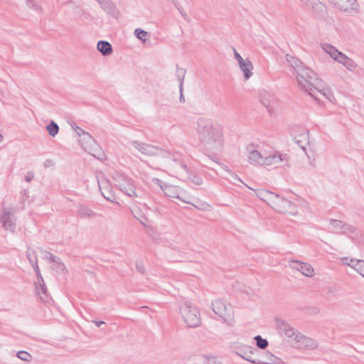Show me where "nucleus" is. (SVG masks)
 Listing matches in <instances>:
<instances>
[{"mask_svg": "<svg viewBox=\"0 0 364 364\" xmlns=\"http://www.w3.org/2000/svg\"><path fill=\"white\" fill-rule=\"evenodd\" d=\"M196 131L198 139L208 151L213 154L222 151L224 146L223 129L213 119L200 117L197 121Z\"/></svg>", "mask_w": 364, "mask_h": 364, "instance_id": "1", "label": "nucleus"}, {"mask_svg": "<svg viewBox=\"0 0 364 364\" xmlns=\"http://www.w3.org/2000/svg\"><path fill=\"white\" fill-rule=\"evenodd\" d=\"M129 145L133 153L139 152L141 155L147 157L160 156L163 158L171 159L173 162V164H171L173 170L181 176L186 175L188 176V169L184 161L179 157L171 154L168 151L158 146L137 140L130 141Z\"/></svg>", "mask_w": 364, "mask_h": 364, "instance_id": "2", "label": "nucleus"}, {"mask_svg": "<svg viewBox=\"0 0 364 364\" xmlns=\"http://www.w3.org/2000/svg\"><path fill=\"white\" fill-rule=\"evenodd\" d=\"M294 75L299 87L315 100H320L319 95H322L329 100L333 97L330 89L326 87H321V82L316 78V74L308 67L307 72L304 71V73H296Z\"/></svg>", "mask_w": 364, "mask_h": 364, "instance_id": "3", "label": "nucleus"}, {"mask_svg": "<svg viewBox=\"0 0 364 364\" xmlns=\"http://www.w3.org/2000/svg\"><path fill=\"white\" fill-rule=\"evenodd\" d=\"M114 186L122 193L131 198H141L139 191L136 188L134 181L124 173L114 171L112 174Z\"/></svg>", "mask_w": 364, "mask_h": 364, "instance_id": "4", "label": "nucleus"}, {"mask_svg": "<svg viewBox=\"0 0 364 364\" xmlns=\"http://www.w3.org/2000/svg\"><path fill=\"white\" fill-rule=\"evenodd\" d=\"M212 309L228 326H233L235 325V314L231 304L218 299L213 301Z\"/></svg>", "mask_w": 364, "mask_h": 364, "instance_id": "5", "label": "nucleus"}, {"mask_svg": "<svg viewBox=\"0 0 364 364\" xmlns=\"http://www.w3.org/2000/svg\"><path fill=\"white\" fill-rule=\"evenodd\" d=\"M180 312L184 322L188 327L196 328L200 325V315L196 306L189 302H185L180 307Z\"/></svg>", "mask_w": 364, "mask_h": 364, "instance_id": "6", "label": "nucleus"}, {"mask_svg": "<svg viewBox=\"0 0 364 364\" xmlns=\"http://www.w3.org/2000/svg\"><path fill=\"white\" fill-rule=\"evenodd\" d=\"M271 208L280 213L291 216H296L299 214L297 205L295 203L277 194Z\"/></svg>", "mask_w": 364, "mask_h": 364, "instance_id": "7", "label": "nucleus"}, {"mask_svg": "<svg viewBox=\"0 0 364 364\" xmlns=\"http://www.w3.org/2000/svg\"><path fill=\"white\" fill-rule=\"evenodd\" d=\"M247 157L250 164L255 166H263L269 151L263 147L257 146L256 149L253 144H249L247 148Z\"/></svg>", "mask_w": 364, "mask_h": 364, "instance_id": "8", "label": "nucleus"}, {"mask_svg": "<svg viewBox=\"0 0 364 364\" xmlns=\"http://www.w3.org/2000/svg\"><path fill=\"white\" fill-rule=\"evenodd\" d=\"M16 210L13 207H4L0 215V223L6 231L14 232L16 228Z\"/></svg>", "mask_w": 364, "mask_h": 364, "instance_id": "9", "label": "nucleus"}, {"mask_svg": "<svg viewBox=\"0 0 364 364\" xmlns=\"http://www.w3.org/2000/svg\"><path fill=\"white\" fill-rule=\"evenodd\" d=\"M82 149L97 159H102L104 154L95 139L87 132L80 139Z\"/></svg>", "mask_w": 364, "mask_h": 364, "instance_id": "10", "label": "nucleus"}, {"mask_svg": "<svg viewBox=\"0 0 364 364\" xmlns=\"http://www.w3.org/2000/svg\"><path fill=\"white\" fill-rule=\"evenodd\" d=\"M231 347L235 349V353L237 355L252 363L260 364V360L253 358V355L255 352L257 351V349L250 346L239 344L237 343H232Z\"/></svg>", "mask_w": 364, "mask_h": 364, "instance_id": "11", "label": "nucleus"}, {"mask_svg": "<svg viewBox=\"0 0 364 364\" xmlns=\"http://www.w3.org/2000/svg\"><path fill=\"white\" fill-rule=\"evenodd\" d=\"M31 265L33 266L38 277L37 281L35 282L37 294L39 296V298L42 301L48 302L50 299L48 294V289L40 272L37 261L35 262V264H31Z\"/></svg>", "mask_w": 364, "mask_h": 364, "instance_id": "12", "label": "nucleus"}, {"mask_svg": "<svg viewBox=\"0 0 364 364\" xmlns=\"http://www.w3.org/2000/svg\"><path fill=\"white\" fill-rule=\"evenodd\" d=\"M288 162L287 156L286 154H282L279 151H269L266 160L263 166L277 168L282 164H287Z\"/></svg>", "mask_w": 364, "mask_h": 364, "instance_id": "13", "label": "nucleus"}, {"mask_svg": "<svg viewBox=\"0 0 364 364\" xmlns=\"http://www.w3.org/2000/svg\"><path fill=\"white\" fill-rule=\"evenodd\" d=\"M295 346L299 348L305 350H316L318 348V343L314 338L298 333L294 338Z\"/></svg>", "mask_w": 364, "mask_h": 364, "instance_id": "14", "label": "nucleus"}, {"mask_svg": "<svg viewBox=\"0 0 364 364\" xmlns=\"http://www.w3.org/2000/svg\"><path fill=\"white\" fill-rule=\"evenodd\" d=\"M289 262L290 268L299 271L306 277H312L315 274L314 268L309 263L295 259H291Z\"/></svg>", "mask_w": 364, "mask_h": 364, "instance_id": "15", "label": "nucleus"}, {"mask_svg": "<svg viewBox=\"0 0 364 364\" xmlns=\"http://www.w3.org/2000/svg\"><path fill=\"white\" fill-rule=\"evenodd\" d=\"M341 260L343 265L351 267L364 278V260L347 257H341Z\"/></svg>", "mask_w": 364, "mask_h": 364, "instance_id": "16", "label": "nucleus"}, {"mask_svg": "<svg viewBox=\"0 0 364 364\" xmlns=\"http://www.w3.org/2000/svg\"><path fill=\"white\" fill-rule=\"evenodd\" d=\"M285 60L288 65L294 70V74L296 73H304V71L307 72V67L296 57L287 54Z\"/></svg>", "mask_w": 364, "mask_h": 364, "instance_id": "17", "label": "nucleus"}, {"mask_svg": "<svg viewBox=\"0 0 364 364\" xmlns=\"http://www.w3.org/2000/svg\"><path fill=\"white\" fill-rule=\"evenodd\" d=\"M156 181L157 183L161 186V189L163 190L164 194L166 196L173 198H178L181 200L182 201H185V200L181 197V193L182 191L178 186H174L168 184H164L163 186L161 184L163 183V182L159 179H156Z\"/></svg>", "mask_w": 364, "mask_h": 364, "instance_id": "18", "label": "nucleus"}, {"mask_svg": "<svg viewBox=\"0 0 364 364\" xmlns=\"http://www.w3.org/2000/svg\"><path fill=\"white\" fill-rule=\"evenodd\" d=\"M209 158L213 161H215L218 164H219L220 166V167L223 168V170L226 173V175L224 176L225 178H226L227 180H228L230 182H231L233 184H237L236 182H240L241 183H242L243 185H245L247 188H251V187H250L249 186H247V184H245L242 180L241 178L235 173H234L233 171H232L229 168L228 166H227L226 165L223 164H221L217 161L215 160V158L214 157H212L211 156H209Z\"/></svg>", "mask_w": 364, "mask_h": 364, "instance_id": "19", "label": "nucleus"}, {"mask_svg": "<svg viewBox=\"0 0 364 364\" xmlns=\"http://www.w3.org/2000/svg\"><path fill=\"white\" fill-rule=\"evenodd\" d=\"M261 103L272 113L274 112V105L276 102L275 97L271 92L263 90L259 94Z\"/></svg>", "mask_w": 364, "mask_h": 364, "instance_id": "20", "label": "nucleus"}, {"mask_svg": "<svg viewBox=\"0 0 364 364\" xmlns=\"http://www.w3.org/2000/svg\"><path fill=\"white\" fill-rule=\"evenodd\" d=\"M276 323L278 328L283 331L288 338H292L294 339L299 333L284 319L277 318Z\"/></svg>", "mask_w": 364, "mask_h": 364, "instance_id": "21", "label": "nucleus"}, {"mask_svg": "<svg viewBox=\"0 0 364 364\" xmlns=\"http://www.w3.org/2000/svg\"><path fill=\"white\" fill-rule=\"evenodd\" d=\"M98 185L99 188L100 189L101 193L103 196V197L107 199V200L112 202V203H117V197L115 194L113 193L112 188H110L108 186L107 181H102L100 182L99 181Z\"/></svg>", "mask_w": 364, "mask_h": 364, "instance_id": "22", "label": "nucleus"}, {"mask_svg": "<svg viewBox=\"0 0 364 364\" xmlns=\"http://www.w3.org/2000/svg\"><path fill=\"white\" fill-rule=\"evenodd\" d=\"M251 190L255 192L256 196L262 200L264 202L267 203L269 206H272L277 194L273 192L269 191L265 189H257L254 190L253 188H250Z\"/></svg>", "mask_w": 364, "mask_h": 364, "instance_id": "23", "label": "nucleus"}, {"mask_svg": "<svg viewBox=\"0 0 364 364\" xmlns=\"http://www.w3.org/2000/svg\"><path fill=\"white\" fill-rule=\"evenodd\" d=\"M337 9L343 11L353 9L356 0H328Z\"/></svg>", "mask_w": 364, "mask_h": 364, "instance_id": "24", "label": "nucleus"}, {"mask_svg": "<svg viewBox=\"0 0 364 364\" xmlns=\"http://www.w3.org/2000/svg\"><path fill=\"white\" fill-rule=\"evenodd\" d=\"M323 50L330 55V56L337 62L340 60V59L343 55V53L338 51L335 47L328 43L322 44Z\"/></svg>", "mask_w": 364, "mask_h": 364, "instance_id": "25", "label": "nucleus"}, {"mask_svg": "<svg viewBox=\"0 0 364 364\" xmlns=\"http://www.w3.org/2000/svg\"><path fill=\"white\" fill-rule=\"evenodd\" d=\"M242 71L245 80H247L252 75L253 65L251 61L246 58L244 62L239 65Z\"/></svg>", "mask_w": 364, "mask_h": 364, "instance_id": "26", "label": "nucleus"}, {"mask_svg": "<svg viewBox=\"0 0 364 364\" xmlns=\"http://www.w3.org/2000/svg\"><path fill=\"white\" fill-rule=\"evenodd\" d=\"M97 48L104 56H108L112 53V47L108 41H100Z\"/></svg>", "mask_w": 364, "mask_h": 364, "instance_id": "27", "label": "nucleus"}, {"mask_svg": "<svg viewBox=\"0 0 364 364\" xmlns=\"http://www.w3.org/2000/svg\"><path fill=\"white\" fill-rule=\"evenodd\" d=\"M338 63L342 64L347 70L350 72H354L358 67L356 63L353 59L346 56L345 54H343Z\"/></svg>", "mask_w": 364, "mask_h": 364, "instance_id": "28", "label": "nucleus"}, {"mask_svg": "<svg viewBox=\"0 0 364 364\" xmlns=\"http://www.w3.org/2000/svg\"><path fill=\"white\" fill-rule=\"evenodd\" d=\"M45 257L49 260L50 262H54L56 264V269L58 271L64 272L65 269V264L60 261V259L54 256L49 252H46Z\"/></svg>", "mask_w": 364, "mask_h": 364, "instance_id": "29", "label": "nucleus"}, {"mask_svg": "<svg viewBox=\"0 0 364 364\" xmlns=\"http://www.w3.org/2000/svg\"><path fill=\"white\" fill-rule=\"evenodd\" d=\"M77 215L82 218H91L95 216V213L87 206L80 205L77 208Z\"/></svg>", "mask_w": 364, "mask_h": 364, "instance_id": "30", "label": "nucleus"}, {"mask_svg": "<svg viewBox=\"0 0 364 364\" xmlns=\"http://www.w3.org/2000/svg\"><path fill=\"white\" fill-rule=\"evenodd\" d=\"M97 2L100 4V7L107 14L111 15L115 14L116 8L109 0H100V1Z\"/></svg>", "mask_w": 364, "mask_h": 364, "instance_id": "31", "label": "nucleus"}, {"mask_svg": "<svg viewBox=\"0 0 364 364\" xmlns=\"http://www.w3.org/2000/svg\"><path fill=\"white\" fill-rule=\"evenodd\" d=\"M132 213L135 218H136L142 225H146L148 222V219L138 207L132 208Z\"/></svg>", "mask_w": 364, "mask_h": 364, "instance_id": "32", "label": "nucleus"}, {"mask_svg": "<svg viewBox=\"0 0 364 364\" xmlns=\"http://www.w3.org/2000/svg\"><path fill=\"white\" fill-rule=\"evenodd\" d=\"M186 74V70L183 68H178L176 69V77L179 82V90L180 92H183V85Z\"/></svg>", "mask_w": 364, "mask_h": 364, "instance_id": "33", "label": "nucleus"}, {"mask_svg": "<svg viewBox=\"0 0 364 364\" xmlns=\"http://www.w3.org/2000/svg\"><path fill=\"white\" fill-rule=\"evenodd\" d=\"M46 129L48 130L49 134L51 136H55L58 133L59 127L55 122H54L53 121H51L46 126Z\"/></svg>", "mask_w": 364, "mask_h": 364, "instance_id": "34", "label": "nucleus"}, {"mask_svg": "<svg viewBox=\"0 0 364 364\" xmlns=\"http://www.w3.org/2000/svg\"><path fill=\"white\" fill-rule=\"evenodd\" d=\"M329 223L331 227L336 230H343L345 227V223L340 220L330 219Z\"/></svg>", "mask_w": 364, "mask_h": 364, "instance_id": "35", "label": "nucleus"}, {"mask_svg": "<svg viewBox=\"0 0 364 364\" xmlns=\"http://www.w3.org/2000/svg\"><path fill=\"white\" fill-rule=\"evenodd\" d=\"M254 339L256 341L257 346L260 349H265L268 346L267 339L262 338L260 336H256Z\"/></svg>", "mask_w": 364, "mask_h": 364, "instance_id": "36", "label": "nucleus"}, {"mask_svg": "<svg viewBox=\"0 0 364 364\" xmlns=\"http://www.w3.org/2000/svg\"><path fill=\"white\" fill-rule=\"evenodd\" d=\"M279 358H277L273 354L268 353H267V360H261L260 363L263 364H276L278 363Z\"/></svg>", "mask_w": 364, "mask_h": 364, "instance_id": "37", "label": "nucleus"}, {"mask_svg": "<svg viewBox=\"0 0 364 364\" xmlns=\"http://www.w3.org/2000/svg\"><path fill=\"white\" fill-rule=\"evenodd\" d=\"M16 356L23 360V361H27V362H29L31 360V358H32V356L31 355L28 353L27 351H24V350H20L18 351L17 353H16Z\"/></svg>", "mask_w": 364, "mask_h": 364, "instance_id": "38", "label": "nucleus"}, {"mask_svg": "<svg viewBox=\"0 0 364 364\" xmlns=\"http://www.w3.org/2000/svg\"><path fill=\"white\" fill-rule=\"evenodd\" d=\"M134 34L137 38L144 42L146 41V37L147 36L148 33L141 28H136Z\"/></svg>", "mask_w": 364, "mask_h": 364, "instance_id": "39", "label": "nucleus"}, {"mask_svg": "<svg viewBox=\"0 0 364 364\" xmlns=\"http://www.w3.org/2000/svg\"><path fill=\"white\" fill-rule=\"evenodd\" d=\"M26 256L29 261V262L31 264H35V262L37 261L36 255L34 252V251L31 249H28L26 252Z\"/></svg>", "mask_w": 364, "mask_h": 364, "instance_id": "40", "label": "nucleus"}, {"mask_svg": "<svg viewBox=\"0 0 364 364\" xmlns=\"http://www.w3.org/2000/svg\"><path fill=\"white\" fill-rule=\"evenodd\" d=\"M67 4L68 5H70L73 11L75 12H78L80 9H81V5L80 3H77V1H73V0H69Z\"/></svg>", "mask_w": 364, "mask_h": 364, "instance_id": "41", "label": "nucleus"}, {"mask_svg": "<svg viewBox=\"0 0 364 364\" xmlns=\"http://www.w3.org/2000/svg\"><path fill=\"white\" fill-rule=\"evenodd\" d=\"M343 233H346V232H355V228L348 225V224H346L345 223V227L343 228Z\"/></svg>", "mask_w": 364, "mask_h": 364, "instance_id": "42", "label": "nucleus"}, {"mask_svg": "<svg viewBox=\"0 0 364 364\" xmlns=\"http://www.w3.org/2000/svg\"><path fill=\"white\" fill-rule=\"evenodd\" d=\"M234 57L237 60L238 64H241L245 61V59H243L241 55L237 53V51L234 48Z\"/></svg>", "mask_w": 364, "mask_h": 364, "instance_id": "43", "label": "nucleus"}, {"mask_svg": "<svg viewBox=\"0 0 364 364\" xmlns=\"http://www.w3.org/2000/svg\"><path fill=\"white\" fill-rule=\"evenodd\" d=\"M191 180H192V182L196 185H200L203 183L202 178L200 177L196 176H194Z\"/></svg>", "mask_w": 364, "mask_h": 364, "instance_id": "44", "label": "nucleus"}, {"mask_svg": "<svg viewBox=\"0 0 364 364\" xmlns=\"http://www.w3.org/2000/svg\"><path fill=\"white\" fill-rule=\"evenodd\" d=\"M76 132H77V135L81 137L84 136L85 134L87 133L85 131H84L82 129H81L79 127H76Z\"/></svg>", "mask_w": 364, "mask_h": 364, "instance_id": "45", "label": "nucleus"}, {"mask_svg": "<svg viewBox=\"0 0 364 364\" xmlns=\"http://www.w3.org/2000/svg\"><path fill=\"white\" fill-rule=\"evenodd\" d=\"M34 178V175L33 173L31 172H28L27 173L26 177H25V180L27 181V182H30L31 180H33Z\"/></svg>", "mask_w": 364, "mask_h": 364, "instance_id": "46", "label": "nucleus"}, {"mask_svg": "<svg viewBox=\"0 0 364 364\" xmlns=\"http://www.w3.org/2000/svg\"><path fill=\"white\" fill-rule=\"evenodd\" d=\"M54 164L53 161L50 159H47L45 163H44V166L48 168V167H50V166H53Z\"/></svg>", "mask_w": 364, "mask_h": 364, "instance_id": "47", "label": "nucleus"}, {"mask_svg": "<svg viewBox=\"0 0 364 364\" xmlns=\"http://www.w3.org/2000/svg\"><path fill=\"white\" fill-rule=\"evenodd\" d=\"M136 269L141 273H144L145 271V268L141 264H136Z\"/></svg>", "mask_w": 364, "mask_h": 364, "instance_id": "48", "label": "nucleus"}, {"mask_svg": "<svg viewBox=\"0 0 364 364\" xmlns=\"http://www.w3.org/2000/svg\"><path fill=\"white\" fill-rule=\"evenodd\" d=\"M176 8L178 9V10L179 11V12L181 13V14L182 15V16L184 18V19H186L187 18V15L183 11V9L178 5L176 4Z\"/></svg>", "mask_w": 364, "mask_h": 364, "instance_id": "49", "label": "nucleus"}, {"mask_svg": "<svg viewBox=\"0 0 364 364\" xmlns=\"http://www.w3.org/2000/svg\"><path fill=\"white\" fill-rule=\"evenodd\" d=\"M316 0H301L304 4L309 5V4H314V1Z\"/></svg>", "mask_w": 364, "mask_h": 364, "instance_id": "50", "label": "nucleus"}, {"mask_svg": "<svg viewBox=\"0 0 364 364\" xmlns=\"http://www.w3.org/2000/svg\"><path fill=\"white\" fill-rule=\"evenodd\" d=\"M92 323H94L97 327H100V326L105 323L104 321H99L96 320H93Z\"/></svg>", "mask_w": 364, "mask_h": 364, "instance_id": "51", "label": "nucleus"}, {"mask_svg": "<svg viewBox=\"0 0 364 364\" xmlns=\"http://www.w3.org/2000/svg\"><path fill=\"white\" fill-rule=\"evenodd\" d=\"M185 101V99H184V97L182 94V92H181V96H180V102H184Z\"/></svg>", "mask_w": 364, "mask_h": 364, "instance_id": "52", "label": "nucleus"}, {"mask_svg": "<svg viewBox=\"0 0 364 364\" xmlns=\"http://www.w3.org/2000/svg\"><path fill=\"white\" fill-rule=\"evenodd\" d=\"M82 14L84 15V16L87 15L86 12H85L83 11H82Z\"/></svg>", "mask_w": 364, "mask_h": 364, "instance_id": "53", "label": "nucleus"}, {"mask_svg": "<svg viewBox=\"0 0 364 364\" xmlns=\"http://www.w3.org/2000/svg\"><path fill=\"white\" fill-rule=\"evenodd\" d=\"M3 139V136L1 134H0V141L2 140Z\"/></svg>", "mask_w": 364, "mask_h": 364, "instance_id": "54", "label": "nucleus"}, {"mask_svg": "<svg viewBox=\"0 0 364 364\" xmlns=\"http://www.w3.org/2000/svg\"><path fill=\"white\" fill-rule=\"evenodd\" d=\"M173 3H175V0H171Z\"/></svg>", "mask_w": 364, "mask_h": 364, "instance_id": "55", "label": "nucleus"}]
</instances>
